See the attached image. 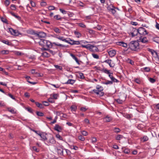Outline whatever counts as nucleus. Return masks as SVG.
<instances>
[{"instance_id": "nucleus-1", "label": "nucleus", "mask_w": 159, "mask_h": 159, "mask_svg": "<svg viewBox=\"0 0 159 159\" xmlns=\"http://www.w3.org/2000/svg\"><path fill=\"white\" fill-rule=\"evenodd\" d=\"M128 48H129L132 51H136L139 49V44L136 41H131L128 44Z\"/></svg>"}, {"instance_id": "nucleus-2", "label": "nucleus", "mask_w": 159, "mask_h": 159, "mask_svg": "<svg viewBox=\"0 0 159 159\" xmlns=\"http://www.w3.org/2000/svg\"><path fill=\"white\" fill-rule=\"evenodd\" d=\"M37 43L40 45L44 47H46L48 48H51L52 47V44L51 42L48 40H47L43 39H39Z\"/></svg>"}, {"instance_id": "nucleus-3", "label": "nucleus", "mask_w": 159, "mask_h": 159, "mask_svg": "<svg viewBox=\"0 0 159 159\" xmlns=\"http://www.w3.org/2000/svg\"><path fill=\"white\" fill-rule=\"evenodd\" d=\"M96 89H93V92L97 95L101 97L103 96L104 94V93L103 92V89L102 86L98 85L96 87Z\"/></svg>"}, {"instance_id": "nucleus-4", "label": "nucleus", "mask_w": 159, "mask_h": 159, "mask_svg": "<svg viewBox=\"0 0 159 159\" xmlns=\"http://www.w3.org/2000/svg\"><path fill=\"white\" fill-rule=\"evenodd\" d=\"M139 34L140 35H145L148 34L147 30L143 27H141L138 29Z\"/></svg>"}, {"instance_id": "nucleus-5", "label": "nucleus", "mask_w": 159, "mask_h": 159, "mask_svg": "<svg viewBox=\"0 0 159 159\" xmlns=\"http://www.w3.org/2000/svg\"><path fill=\"white\" fill-rule=\"evenodd\" d=\"M89 49L91 51L93 52H96L98 51V49L96 46L90 44L89 45Z\"/></svg>"}, {"instance_id": "nucleus-6", "label": "nucleus", "mask_w": 159, "mask_h": 159, "mask_svg": "<svg viewBox=\"0 0 159 159\" xmlns=\"http://www.w3.org/2000/svg\"><path fill=\"white\" fill-rule=\"evenodd\" d=\"M33 34L36 35L39 38H44L46 36V34L43 32H40L38 33L34 32Z\"/></svg>"}, {"instance_id": "nucleus-7", "label": "nucleus", "mask_w": 159, "mask_h": 159, "mask_svg": "<svg viewBox=\"0 0 159 159\" xmlns=\"http://www.w3.org/2000/svg\"><path fill=\"white\" fill-rule=\"evenodd\" d=\"M9 31L13 35L17 36L19 34L18 31L17 30H14L11 28L9 29Z\"/></svg>"}, {"instance_id": "nucleus-8", "label": "nucleus", "mask_w": 159, "mask_h": 159, "mask_svg": "<svg viewBox=\"0 0 159 159\" xmlns=\"http://www.w3.org/2000/svg\"><path fill=\"white\" fill-rule=\"evenodd\" d=\"M63 146H61L57 148L58 153L60 155H63Z\"/></svg>"}, {"instance_id": "nucleus-9", "label": "nucleus", "mask_w": 159, "mask_h": 159, "mask_svg": "<svg viewBox=\"0 0 159 159\" xmlns=\"http://www.w3.org/2000/svg\"><path fill=\"white\" fill-rule=\"evenodd\" d=\"M139 41L140 42H141L143 43H145L148 42V40L146 37H142L141 36L139 39Z\"/></svg>"}, {"instance_id": "nucleus-10", "label": "nucleus", "mask_w": 159, "mask_h": 159, "mask_svg": "<svg viewBox=\"0 0 159 159\" xmlns=\"http://www.w3.org/2000/svg\"><path fill=\"white\" fill-rule=\"evenodd\" d=\"M159 53L157 52H154L153 54L152 55L153 58L157 61H159Z\"/></svg>"}, {"instance_id": "nucleus-11", "label": "nucleus", "mask_w": 159, "mask_h": 159, "mask_svg": "<svg viewBox=\"0 0 159 159\" xmlns=\"http://www.w3.org/2000/svg\"><path fill=\"white\" fill-rule=\"evenodd\" d=\"M109 55L111 57H112L115 56L116 54V51L114 50H111L108 51Z\"/></svg>"}, {"instance_id": "nucleus-12", "label": "nucleus", "mask_w": 159, "mask_h": 159, "mask_svg": "<svg viewBox=\"0 0 159 159\" xmlns=\"http://www.w3.org/2000/svg\"><path fill=\"white\" fill-rule=\"evenodd\" d=\"M132 32L131 33V34L133 37L137 35L139 33L138 29L137 30L133 28L132 30Z\"/></svg>"}, {"instance_id": "nucleus-13", "label": "nucleus", "mask_w": 159, "mask_h": 159, "mask_svg": "<svg viewBox=\"0 0 159 159\" xmlns=\"http://www.w3.org/2000/svg\"><path fill=\"white\" fill-rule=\"evenodd\" d=\"M69 43H69L71 44V45H74V44H76L79 45L80 44V42L79 41H74L73 40H71L69 39Z\"/></svg>"}, {"instance_id": "nucleus-14", "label": "nucleus", "mask_w": 159, "mask_h": 159, "mask_svg": "<svg viewBox=\"0 0 159 159\" xmlns=\"http://www.w3.org/2000/svg\"><path fill=\"white\" fill-rule=\"evenodd\" d=\"M56 38L60 40H61L62 41H64V42L67 43H69V39L67 40L66 39H65L63 37L58 36H57L56 37Z\"/></svg>"}, {"instance_id": "nucleus-15", "label": "nucleus", "mask_w": 159, "mask_h": 159, "mask_svg": "<svg viewBox=\"0 0 159 159\" xmlns=\"http://www.w3.org/2000/svg\"><path fill=\"white\" fill-rule=\"evenodd\" d=\"M46 134L44 133H39V135L42 138V139L44 141L47 139V138L46 137Z\"/></svg>"}, {"instance_id": "nucleus-16", "label": "nucleus", "mask_w": 159, "mask_h": 159, "mask_svg": "<svg viewBox=\"0 0 159 159\" xmlns=\"http://www.w3.org/2000/svg\"><path fill=\"white\" fill-rule=\"evenodd\" d=\"M111 60H107L104 61V62L107 63L109 64L110 67H112L114 66V64L111 63Z\"/></svg>"}, {"instance_id": "nucleus-17", "label": "nucleus", "mask_w": 159, "mask_h": 159, "mask_svg": "<svg viewBox=\"0 0 159 159\" xmlns=\"http://www.w3.org/2000/svg\"><path fill=\"white\" fill-rule=\"evenodd\" d=\"M112 119V117L108 116H107L104 118V120L106 122H110Z\"/></svg>"}, {"instance_id": "nucleus-18", "label": "nucleus", "mask_w": 159, "mask_h": 159, "mask_svg": "<svg viewBox=\"0 0 159 159\" xmlns=\"http://www.w3.org/2000/svg\"><path fill=\"white\" fill-rule=\"evenodd\" d=\"M54 129L55 130L58 132L61 131L62 130L61 127L58 125H56Z\"/></svg>"}, {"instance_id": "nucleus-19", "label": "nucleus", "mask_w": 159, "mask_h": 159, "mask_svg": "<svg viewBox=\"0 0 159 159\" xmlns=\"http://www.w3.org/2000/svg\"><path fill=\"white\" fill-rule=\"evenodd\" d=\"M118 44L120 46H123L124 47H128V45L126 43H124L123 42H118Z\"/></svg>"}, {"instance_id": "nucleus-20", "label": "nucleus", "mask_w": 159, "mask_h": 159, "mask_svg": "<svg viewBox=\"0 0 159 159\" xmlns=\"http://www.w3.org/2000/svg\"><path fill=\"white\" fill-rule=\"evenodd\" d=\"M41 49L43 50V51H46V50H48L49 51V52L50 53H51V54H52L53 55H54V54H55V52H53V51L52 50H49V49H47V48H44L43 47Z\"/></svg>"}, {"instance_id": "nucleus-21", "label": "nucleus", "mask_w": 159, "mask_h": 159, "mask_svg": "<svg viewBox=\"0 0 159 159\" xmlns=\"http://www.w3.org/2000/svg\"><path fill=\"white\" fill-rule=\"evenodd\" d=\"M74 33L76 36V37L77 38H80L81 37V34L78 31H74Z\"/></svg>"}, {"instance_id": "nucleus-22", "label": "nucleus", "mask_w": 159, "mask_h": 159, "mask_svg": "<svg viewBox=\"0 0 159 159\" xmlns=\"http://www.w3.org/2000/svg\"><path fill=\"white\" fill-rule=\"evenodd\" d=\"M55 143V141L52 137H51L50 138L48 142V143L52 144H54Z\"/></svg>"}, {"instance_id": "nucleus-23", "label": "nucleus", "mask_w": 159, "mask_h": 159, "mask_svg": "<svg viewBox=\"0 0 159 159\" xmlns=\"http://www.w3.org/2000/svg\"><path fill=\"white\" fill-rule=\"evenodd\" d=\"M70 56L72 57V58L75 60L77 63L79 64H80L78 59L74 54H71Z\"/></svg>"}, {"instance_id": "nucleus-24", "label": "nucleus", "mask_w": 159, "mask_h": 159, "mask_svg": "<svg viewBox=\"0 0 159 159\" xmlns=\"http://www.w3.org/2000/svg\"><path fill=\"white\" fill-rule=\"evenodd\" d=\"M75 80L72 79L69 80L66 83V84H73L75 82Z\"/></svg>"}, {"instance_id": "nucleus-25", "label": "nucleus", "mask_w": 159, "mask_h": 159, "mask_svg": "<svg viewBox=\"0 0 159 159\" xmlns=\"http://www.w3.org/2000/svg\"><path fill=\"white\" fill-rule=\"evenodd\" d=\"M53 30L57 34L60 33L61 31L57 27H55L53 28Z\"/></svg>"}, {"instance_id": "nucleus-26", "label": "nucleus", "mask_w": 159, "mask_h": 159, "mask_svg": "<svg viewBox=\"0 0 159 159\" xmlns=\"http://www.w3.org/2000/svg\"><path fill=\"white\" fill-rule=\"evenodd\" d=\"M109 10L113 14L116 13V11L115 9V7L113 6H112L111 8H110Z\"/></svg>"}, {"instance_id": "nucleus-27", "label": "nucleus", "mask_w": 159, "mask_h": 159, "mask_svg": "<svg viewBox=\"0 0 159 159\" xmlns=\"http://www.w3.org/2000/svg\"><path fill=\"white\" fill-rule=\"evenodd\" d=\"M123 136L122 135L118 134L116 137V140H120L121 139H122L123 138Z\"/></svg>"}, {"instance_id": "nucleus-28", "label": "nucleus", "mask_w": 159, "mask_h": 159, "mask_svg": "<svg viewBox=\"0 0 159 159\" xmlns=\"http://www.w3.org/2000/svg\"><path fill=\"white\" fill-rule=\"evenodd\" d=\"M2 43H4L5 44H7V45H8L9 46L11 45V42H10L7 40H3L2 41Z\"/></svg>"}, {"instance_id": "nucleus-29", "label": "nucleus", "mask_w": 159, "mask_h": 159, "mask_svg": "<svg viewBox=\"0 0 159 159\" xmlns=\"http://www.w3.org/2000/svg\"><path fill=\"white\" fill-rule=\"evenodd\" d=\"M35 70L34 69H32L31 70V73L37 76H39V74L38 72H36Z\"/></svg>"}, {"instance_id": "nucleus-30", "label": "nucleus", "mask_w": 159, "mask_h": 159, "mask_svg": "<svg viewBox=\"0 0 159 159\" xmlns=\"http://www.w3.org/2000/svg\"><path fill=\"white\" fill-rule=\"evenodd\" d=\"M153 40L156 43L159 44V37L154 38Z\"/></svg>"}, {"instance_id": "nucleus-31", "label": "nucleus", "mask_w": 159, "mask_h": 159, "mask_svg": "<svg viewBox=\"0 0 159 159\" xmlns=\"http://www.w3.org/2000/svg\"><path fill=\"white\" fill-rule=\"evenodd\" d=\"M102 71L106 74H110V72L109 70H107L106 68H103L102 70Z\"/></svg>"}, {"instance_id": "nucleus-32", "label": "nucleus", "mask_w": 159, "mask_h": 159, "mask_svg": "<svg viewBox=\"0 0 159 159\" xmlns=\"http://www.w3.org/2000/svg\"><path fill=\"white\" fill-rule=\"evenodd\" d=\"M42 55L45 57H48L50 55L46 52H44L42 53Z\"/></svg>"}, {"instance_id": "nucleus-33", "label": "nucleus", "mask_w": 159, "mask_h": 159, "mask_svg": "<svg viewBox=\"0 0 159 159\" xmlns=\"http://www.w3.org/2000/svg\"><path fill=\"white\" fill-rule=\"evenodd\" d=\"M7 109L8 111L9 112H11L12 113H15V111L14 109L13 108H7Z\"/></svg>"}, {"instance_id": "nucleus-34", "label": "nucleus", "mask_w": 159, "mask_h": 159, "mask_svg": "<svg viewBox=\"0 0 159 159\" xmlns=\"http://www.w3.org/2000/svg\"><path fill=\"white\" fill-rule=\"evenodd\" d=\"M78 77L80 79H83L84 78V76L83 73L79 72V75Z\"/></svg>"}, {"instance_id": "nucleus-35", "label": "nucleus", "mask_w": 159, "mask_h": 159, "mask_svg": "<svg viewBox=\"0 0 159 159\" xmlns=\"http://www.w3.org/2000/svg\"><path fill=\"white\" fill-rule=\"evenodd\" d=\"M35 104L36 106L39 107L40 108H42L43 107V105L42 104L39 103L38 102H35Z\"/></svg>"}, {"instance_id": "nucleus-36", "label": "nucleus", "mask_w": 159, "mask_h": 159, "mask_svg": "<svg viewBox=\"0 0 159 159\" xmlns=\"http://www.w3.org/2000/svg\"><path fill=\"white\" fill-rule=\"evenodd\" d=\"M93 57L96 59H98L99 58V56L98 55L95 53H92V54Z\"/></svg>"}, {"instance_id": "nucleus-37", "label": "nucleus", "mask_w": 159, "mask_h": 159, "mask_svg": "<svg viewBox=\"0 0 159 159\" xmlns=\"http://www.w3.org/2000/svg\"><path fill=\"white\" fill-rule=\"evenodd\" d=\"M52 45L53 44H54L56 46H61V47H65V46L63 45L57 43H56L55 42H53L52 43Z\"/></svg>"}, {"instance_id": "nucleus-38", "label": "nucleus", "mask_w": 159, "mask_h": 159, "mask_svg": "<svg viewBox=\"0 0 159 159\" xmlns=\"http://www.w3.org/2000/svg\"><path fill=\"white\" fill-rule=\"evenodd\" d=\"M11 13L13 16L15 17L16 18H17L18 20H19L20 19V17L19 16L15 15L14 13L12 12H11Z\"/></svg>"}, {"instance_id": "nucleus-39", "label": "nucleus", "mask_w": 159, "mask_h": 159, "mask_svg": "<svg viewBox=\"0 0 159 159\" xmlns=\"http://www.w3.org/2000/svg\"><path fill=\"white\" fill-rule=\"evenodd\" d=\"M94 29H97L99 30H101L102 29V28L101 25H98L97 26L94 27Z\"/></svg>"}, {"instance_id": "nucleus-40", "label": "nucleus", "mask_w": 159, "mask_h": 159, "mask_svg": "<svg viewBox=\"0 0 159 159\" xmlns=\"http://www.w3.org/2000/svg\"><path fill=\"white\" fill-rule=\"evenodd\" d=\"M78 138L79 140L82 141H84L85 140L84 138L82 135H80L79 136Z\"/></svg>"}, {"instance_id": "nucleus-41", "label": "nucleus", "mask_w": 159, "mask_h": 159, "mask_svg": "<svg viewBox=\"0 0 159 159\" xmlns=\"http://www.w3.org/2000/svg\"><path fill=\"white\" fill-rule=\"evenodd\" d=\"M54 18L57 20H60L61 19V17L59 15L55 16L54 17Z\"/></svg>"}, {"instance_id": "nucleus-42", "label": "nucleus", "mask_w": 159, "mask_h": 159, "mask_svg": "<svg viewBox=\"0 0 159 159\" xmlns=\"http://www.w3.org/2000/svg\"><path fill=\"white\" fill-rule=\"evenodd\" d=\"M78 24L79 26L82 28H85L86 27V26L83 23H79Z\"/></svg>"}, {"instance_id": "nucleus-43", "label": "nucleus", "mask_w": 159, "mask_h": 159, "mask_svg": "<svg viewBox=\"0 0 159 159\" xmlns=\"http://www.w3.org/2000/svg\"><path fill=\"white\" fill-rule=\"evenodd\" d=\"M114 129V131L115 133H118L120 131V129L118 128L115 127Z\"/></svg>"}, {"instance_id": "nucleus-44", "label": "nucleus", "mask_w": 159, "mask_h": 159, "mask_svg": "<svg viewBox=\"0 0 159 159\" xmlns=\"http://www.w3.org/2000/svg\"><path fill=\"white\" fill-rule=\"evenodd\" d=\"M112 83H113V82L112 81H109V80H107L106 81V82L104 83V84H107V85L109 84H112Z\"/></svg>"}, {"instance_id": "nucleus-45", "label": "nucleus", "mask_w": 159, "mask_h": 159, "mask_svg": "<svg viewBox=\"0 0 159 159\" xmlns=\"http://www.w3.org/2000/svg\"><path fill=\"white\" fill-rule=\"evenodd\" d=\"M37 115L39 116H43V113L42 112L37 111L36 112Z\"/></svg>"}, {"instance_id": "nucleus-46", "label": "nucleus", "mask_w": 159, "mask_h": 159, "mask_svg": "<svg viewBox=\"0 0 159 159\" xmlns=\"http://www.w3.org/2000/svg\"><path fill=\"white\" fill-rule=\"evenodd\" d=\"M135 82L138 84H140L141 83V80L139 79H136L135 80Z\"/></svg>"}, {"instance_id": "nucleus-47", "label": "nucleus", "mask_w": 159, "mask_h": 159, "mask_svg": "<svg viewBox=\"0 0 159 159\" xmlns=\"http://www.w3.org/2000/svg\"><path fill=\"white\" fill-rule=\"evenodd\" d=\"M70 108L72 111H75L77 109V107L75 106H71Z\"/></svg>"}, {"instance_id": "nucleus-48", "label": "nucleus", "mask_w": 159, "mask_h": 159, "mask_svg": "<svg viewBox=\"0 0 159 159\" xmlns=\"http://www.w3.org/2000/svg\"><path fill=\"white\" fill-rule=\"evenodd\" d=\"M115 100L119 104H121L123 102V100H120V99H116Z\"/></svg>"}, {"instance_id": "nucleus-49", "label": "nucleus", "mask_w": 159, "mask_h": 159, "mask_svg": "<svg viewBox=\"0 0 159 159\" xmlns=\"http://www.w3.org/2000/svg\"><path fill=\"white\" fill-rule=\"evenodd\" d=\"M97 141V140L96 138L93 137L91 139L92 142L93 143H95Z\"/></svg>"}, {"instance_id": "nucleus-50", "label": "nucleus", "mask_w": 159, "mask_h": 159, "mask_svg": "<svg viewBox=\"0 0 159 159\" xmlns=\"http://www.w3.org/2000/svg\"><path fill=\"white\" fill-rule=\"evenodd\" d=\"M81 133L84 136H87L88 134V132L84 130L81 131Z\"/></svg>"}, {"instance_id": "nucleus-51", "label": "nucleus", "mask_w": 159, "mask_h": 159, "mask_svg": "<svg viewBox=\"0 0 159 159\" xmlns=\"http://www.w3.org/2000/svg\"><path fill=\"white\" fill-rule=\"evenodd\" d=\"M143 70L146 72H148L150 70V68L149 67H145L143 68Z\"/></svg>"}, {"instance_id": "nucleus-52", "label": "nucleus", "mask_w": 159, "mask_h": 159, "mask_svg": "<svg viewBox=\"0 0 159 159\" xmlns=\"http://www.w3.org/2000/svg\"><path fill=\"white\" fill-rule=\"evenodd\" d=\"M54 66L57 69H59L60 70H62V67L60 66H59L57 65H55Z\"/></svg>"}, {"instance_id": "nucleus-53", "label": "nucleus", "mask_w": 159, "mask_h": 159, "mask_svg": "<svg viewBox=\"0 0 159 159\" xmlns=\"http://www.w3.org/2000/svg\"><path fill=\"white\" fill-rule=\"evenodd\" d=\"M10 4V2L9 0H6L5 1V4L6 6H7Z\"/></svg>"}, {"instance_id": "nucleus-54", "label": "nucleus", "mask_w": 159, "mask_h": 159, "mask_svg": "<svg viewBox=\"0 0 159 159\" xmlns=\"http://www.w3.org/2000/svg\"><path fill=\"white\" fill-rule=\"evenodd\" d=\"M11 8L12 10H15L16 9L15 5L13 4L11 5Z\"/></svg>"}, {"instance_id": "nucleus-55", "label": "nucleus", "mask_w": 159, "mask_h": 159, "mask_svg": "<svg viewBox=\"0 0 159 159\" xmlns=\"http://www.w3.org/2000/svg\"><path fill=\"white\" fill-rule=\"evenodd\" d=\"M149 80L152 83H154L155 82V80L153 78H150L149 79Z\"/></svg>"}, {"instance_id": "nucleus-56", "label": "nucleus", "mask_w": 159, "mask_h": 159, "mask_svg": "<svg viewBox=\"0 0 159 159\" xmlns=\"http://www.w3.org/2000/svg\"><path fill=\"white\" fill-rule=\"evenodd\" d=\"M111 79L112 82H117L118 81V80L113 77L112 78H111Z\"/></svg>"}, {"instance_id": "nucleus-57", "label": "nucleus", "mask_w": 159, "mask_h": 159, "mask_svg": "<svg viewBox=\"0 0 159 159\" xmlns=\"http://www.w3.org/2000/svg\"><path fill=\"white\" fill-rule=\"evenodd\" d=\"M1 53L2 54H7L8 53V51L7 50H3L1 52Z\"/></svg>"}, {"instance_id": "nucleus-58", "label": "nucleus", "mask_w": 159, "mask_h": 159, "mask_svg": "<svg viewBox=\"0 0 159 159\" xmlns=\"http://www.w3.org/2000/svg\"><path fill=\"white\" fill-rule=\"evenodd\" d=\"M143 141H146L148 140V138L147 136H144L142 139Z\"/></svg>"}, {"instance_id": "nucleus-59", "label": "nucleus", "mask_w": 159, "mask_h": 159, "mask_svg": "<svg viewBox=\"0 0 159 159\" xmlns=\"http://www.w3.org/2000/svg\"><path fill=\"white\" fill-rule=\"evenodd\" d=\"M58 96V95L57 94H53L52 97L55 99H57Z\"/></svg>"}, {"instance_id": "nucleus-60", "label": "nucleus", "mask_w": 159, "mask_h": 159, "mask_svg": "<svg viewBox=\"0 0 159 159\" xmlns=\"http://www.w3.org/2000/svg\"><path fill=\"white\" fill-rule=\"evenodd\" d=\"M25 109L27 110L30 113H32V109L30 108V107H26Z\"/></svg>"}, {"instance_id": "nucleus-61", "label": "nucleus", "mask_w": 159, "mask_h": 159, "mask_svg": "<svg viewBox=\"0 0 159 159\" xmlns=\"http://www.w3.org/2000/svg\"><path fill=\"white\" fill-rule=\"evenodd\" d=\"M40 4L42 6H45L46 5L47 3L45 2H41Z\"/></svg>"}, {"instance_id": "nucleus-62", "label": "nucleus", "mask_w": 159, "mask_h": 159, "mask_svg": "<svg viewBox=\"0 0 159 159\" xmlns=\"http://www.w3.org/2000/svg\"><path fill=\"white\" fill-rule=\"evenodd\" d=\"M84 122L85 123L87 124H89V120L88 119H85L84 120Z\"/></svg>"}, {"instance_id": "nucleus-63", "label": "nucleus", "mask_w": 159, "mask_h": 159, "mask_svg": "<svg viewBox=\"0 0 159 159\" xmlns=\"http://www.w3.org/2000/svg\"><path fill=\"white\" fill-rule=\"evenodd\" d=\"M48 9L49 10H52L54 9L55 7L52 6H50L48 7Z\"/></svg>"}, {"instance_id": "nucleus-64", "label": "nucleus", "mask_w": 159, "mask_h": 159, "mask_svg": "<svg viewBox=\"0 0 159 159\" xmlns=\"http://www.w3.org/2000/svg\"><path fill=\"white\" fill-rule=\"evenodd\" d=\"M155 108L156 109H159V103L155 105Z\"/></svg>"}]
</instances>
